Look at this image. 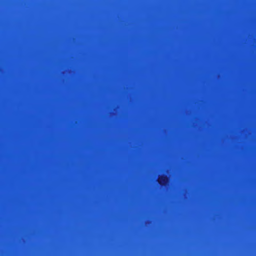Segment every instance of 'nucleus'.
<instances>
[{
	"label": "nucleus",
	"instance_id": "obj_1",
	"mask_svg": "<svg viewBox=\"0 0 256 256\" xmlns=\"http://www.w3.org/2000/svg\"><path fill=\"white\" fill-rule=\"evenodd\" d=\"M168 177L166 175H162L158 178V182L160 185H163L168 180Z\"/></svg>",
	"mask_w": 256,
	"mask_h": 256
}]
</instances>
